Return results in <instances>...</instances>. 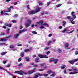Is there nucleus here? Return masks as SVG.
<instances>
[{
  "instance_id": "nucleus-1",
  "label": "nucleus",
  "mask_w": 78,
  "mask_h": 78,
  "mask_svg": "<svg viewBox=\"0 0 78 78\" xmlns=\"http://www.w3.org/2000/svg\"><path fill=\"white\" fill-rule=\"evenodd\" d=\"M31 22V20H30V19H28L27 21V23L25 24L26 28H28V27H30V26Z\"/></svg>"
},
{
  "instance_id": "nucleus-2",
  "label": "nucleus",
  "mask_w": 78,
  "mask_h": 78,
  "mask_svg": "<svg viewBox=\"0 0 78 78\" xmlns=\"http://www.w3.org/2000/svg\"><path fill=\"white\" fill-rule=\"evenodd\" d=\"M15 73H18L19 75H23V73H23L25 75H27V73H26V72H25L23 71L22 70H20V71H16L15 72H14Z\"/></svg>"
},
{
  "instance_id": "nucleus-3",
  "label": "nucleus",
  "mask_w": 78,
  "mask_h": 78,
  "mask_svg": "<svg viewBox=\"0 0 78 78\" xmlns=\"http://www.w3.org/2000/svg\"><path fill=\"white\" fill-rule=\"evenodd\" d=\"M65 68H66V65H63L62 66H61V69L62 70H63V69H64V73L67 74V69H66V68L65 69Z\"/></svg>"
},
{
  "instance_id": "nucleus-4",
  "label": "nucleus",
  "mask_w": 78,
  "mask_h": 78,
  "mask_svg": "<svg viewBox=\"0 0 78 78\" xmlns=\"http://www.w3.org/2000/svg\"><path fill=\"white\" fill-rule=\"evenodd\" d=\"M44 75L42 74H41L39 73H37L35 74V76H34V78H37L39 77V76H43Z\"/></svg>"
},
{
  "instance_id": "nucleus-5",
  "label": "nucleus",
  "mask_w": 78,
  "mask_h": 78,
  "mask_svg": "<svg viewBox=\"0 0 78 78\" xmlns=\"http://www.w3.org/2000/svg\"><path fill=\"white\" fill-rule=\"evenodd\" d=\"M29 14H32V15L33 14H35L36 13V12H35V11L34 10H31L29 12Z\"/></svg>"
},
{
  "instance_id": "nucleus-6",
  "label": "nucleus",
  "mask_w": 78,
  "mask_h": 78,
  "mask_svg": "<svg viewBox=\"0 0 78 78\" xmlns=\"http://www.w3.org/2000/svg\"><path fill=\"white\" fill-rule=\"evenodd\" d=\"M41 8H37L35 11V13H37V12H39V11H40Z\"/></svg>"
},
{
  "instance_id": "nucleus-7",
  "label": "nucleus",
  "mask_w": 78,
  "mask_h": 78,
  "mask_svg": "<svg viewBox=\"0 0 78 78\" xmlns=\"http://www.w3.org/2000/svg\"><path fill=\"white\" fill-rule=\"evenodd\" d=\"M68 62H69V63H70L71 64H72V65H73L74 64V63L75 62L74 59L73 60H72L69 61Z\"/></svg>"
},
{
  "instance_id": "nucleus-8",
  "label": "nucleus",
  "mask_w": 78,
  "mask_h": 78,
  "mask_svg": "<svg viewBox=\"0 0 78 78\" xmlns=\"http://www.w3.org/2000/svg\"><path fill=\"white\" fill-rule=\"evenodd\" d=\"M74 14H75V12H71L72 16H73V18H74V19H76V16H75V15H74Z\"/></svg>"
},
{
  "instance_id": "nucleus-9",
  "label": "nucleus",
  "mask_w": 78,
  "mask_h": 78,
  "mask_svg": "<svg viewBox=\"0 0 78 78\" xmlns=\"http://www.w3.org/2000/svg\"><path fill=\"white\" fill-rule=\"evenodd\" d=\"M72 69L73 70V71L78 72V70H77V68H76V67L74 66H73L72 68Z\"/></svg>"
},
{
  "instance_id": "nucleus-10",
  "label": "nucleus",
  "mask_w": 78,
  "mask_h": 78,
  "mask_svg": "<svg viewBox=\"0 0 78 78\" xmlns=\"http://www.w3.org/2000/svg\"><path fill=\"white\" fill-rule=\"evenodd\" d=\"M64 46L65 47V48L68 47L69 46V43L66 42L64 43Z\"/></svg>"
},
{
  "instance_id": "nucleus-11",
  "label": "nucleus",
  "mask_w": 78,
  "mask_h": 78,
  "mask_svg": "<svg viewBox=\"0 0 78 78\" xmlns=\"http://www.w3.org/2000/svg\"><path fill=\"white\" fill-rule=\"evenodd\" d=\"M18 37H19V34H15L14 35V37L15 39H18Z\"/></svg>"
},
{
  "instance_id": "nucleus-12",
  "label": "nucleus",
  "mask_w": 78,
  "mask_h": 78,
  "mask_svg": "<svg viewBox=\"0 0 78 78\" xmlns=\"http://www.w3.org/2000/svg\"><path fill=\"white\" fill-rule=\"evenodd\" d=\"M39 58L37 57L35 58L34 60V61H35V62H37H37H39Z\"/></svg>"
},
{
  "instance_id": "nucleus-13",
  "label": "nucleus",
  "mask_w": 78,
  "mask_h": 78,
  "mask_svg": "<svg viewBox=\"0 0 78 78\" xmlns=\"http://www.w3.org/2000/svg\"><path fill=\"white\" fill-rule=\"evenodd\" d=\"M52 73V74H51L50 75V76H52V77H54V76H55L56 75V73L55 72H53Z\"/></svg>"
},
{
  "instance_id": "nucleus-14",
  "label": "nucleus",
  "mask_w": 78,
  "mask_h": 78,
  "mask_svg": "<svg viewBox=\"0 0 78 78\" xmlns=\"http://www.w3.org/2000/svg\"><path fill=\"white\" fill-rule=\"evenodd\" d=\"M53 72V71L51 69H50L47 72V73L48 74H51V73H52Z\"/></svg>"
},
{
  "instance_id": "nucleus-15",
  "label": "nucleus",
  "mask_w": 78,
  "mask_h": 78,
  "mask_svg": "<svg viewBox=\"0 0 78 78\" xmlns=\"http://www.w3.org/2000/svg\"><path fill=\"white\" fill-rule=\"evenodd\" d=\"M38 57L39 58H44V55H42V54H39L38 55Z\"/></svg>"
},
{
  "instance_id": "nucleus-16",
  "label": "nucleus",
  "mask_w": 78,
  "mask_h": 78,
  "mask_svg": "<svg viewBox=\"0 0 78 78\" xmlns=\"http://www.w3.org/2000/svg\"><path fill=\"white\" fill-rule=\"evenodd\" d=\"M58 59L54 58L53 61L54 64H57V62H58Z\"/></svg>"
},
{
  "instance_id": "nucleus-17",
  "label": "nucleus",
  "mask_w": 78,
  "mask_h": 78,
  "mask_svg": "<svg viewBox=\"0 0 78 78\" xmlns=\"http://www.w3.org/2000/svg\"><path fill=\"white\" fill-rule=\"evenodd\" d=\"M8 41V39H5V38H2L0 40V42H1V41Z\"/></svg>"
},
{
  "instance_id": "nucleus-18",
  "label": "nucleus",
  "mask_w": 78,
  "mask_h": 78,
  "mask_svg": "<svg viewBox=\"0 0 78 78\" xmlns=\"http://www.w3.org/2000/svg\"><path fill=\"white\" fill-rule=\"evenodd\" d=\"M65 32H68L67 29L66 28H64V30L62 31V33H64Z\"/></svg>"
},
{
  "instance_id": "nucleus-19",
  "label": "nucleus",
  "mask_w": 78,
  "mask_h": 78,
  "mask_svg": "<svg viewBox=\"0 0 78 78\" xmlns=\"http://www.w3.org/2000/svg\"><path fill=\"white\" fill-rule=\"evenodd\" d=\"M78 72H74V73L70 72L69 74L70 75H73V74H76V73H78Z\"/></svg>"
},
{
  "instance_id": "nucleus-20",
  "label": "nucleus",
  "mask_w": 78,
  "mask_h": 78,
  "mask_svg": "<svg viewBox=\"0 0 78 78\" xmlns=\"http://www.w3.org/2000/svg\"><path fill=\"white\" fill-rule=\"evenodd\" d=\"M54 58H51L50 59H49V62H52L54 60Z\"/></svg>"
},
{
  "instance_id": "nucleus-21",
  "label": "nucleus",
  "mask_w": 78,
  "mask_h": 78,
  "mask_svg": "<svg viewBox=\"0 0 78 78\" xmlns=\"http://www.w3.org/2000/svg\"><path fill=\"white\" fill-rule=\"evenodd\" d=\"M20 56L21 57H23L24 56V52H22L20 54Z\"/></svg>"
},
{
  "instance_id": "nucleus-22",
  "label": "nucleus",
  "mask_w": 78,
  "mask_h": 78,
  "mask_svg": "<svg viewBox=\"0 0 78 78\" xmlns=\"http://www.w3.org/2000/svg\"><path fill=\"white\" fill-rule=\"evenodd\" d=\"M25 59L27 61H30V58L28 57H25Z\"/></svg>"
},
{
  "instance_id": "nucleus-23",
  "label": "nucleus",
  "mask_w": 78,
  "mask_h": 78,
  "mask_svg": "<svg viewBox=\"0 0 78 78\" xmlns=\"http://www.w3.org/2000/svg\"><path fill=\"white\" fill-rule=\"evenodd\" d=\"M63 27H65V25L66 24V22L64 20L63 21Z\"/></svg>"
},
{
  "instance_id": "nucleus-24",
  "label": "nucleus",
  "mask_w": 78,
  "mask_h": 78,
  "mask_svg": "<svg viewBox=\"0 0 78 78\" xmlns=\"http://www.w3.org/2000/svg\"><path fill=\"white\" fill-rule=\"evenodd\" d=\"M6 53H7V52H2L1 53V54L2 56H3V55H5Z\"/></svg>"
},
{
  "instance_id": "nucleus-25",
  "label": "nucleus",
  "mask_w": 78,
  "mask_h": 78,
  "mask_svg": "<svg viewBox=\"0 0 78 78\" xmlns=\"http://www.w3.org/2000/svg\"><path fill=\"white\" fill-rule=\"evenodd\" d=\"M57 51L58 53H61L62 52V50L60 49L59 48H58L57 49Z\"/></svg>"
},
{
  "instance_id": "nucleus-26",
  "label": "nucleus",
  "mask_w": 78,
  "mask_h": 78,
  "mask_svg": "<svg viewBox=\"0 0 78 78\" xmlns=\"http://www.w3.org/2000/svg\"><path fill=\"white\" fill-rule=\"evenodd\" d=\"M43 22H44V21H43V20H41L39 22H38V24H40V23H41V24L42 23H43Z\"/></svg>"
},
{
  "instance_id": "nucleus-27",
  "label": "nucleus",
  "mask_w": 78,
  "mask_h": 78,
  "mask_svg": "<svg viewBox=\"0 0 78 78\" xmlns=\"http://www.w3.org/2000/svg\"><path fill=\"white\" fill-rule=\"evenodd\" d=\"M33 72L32 71V70L29 71L28 72V73L29 75H30V74H32L33 73Z\"/></svg>"
},
{
  "instance_id": "nucleus-28",
  "label": "nucleus",
  "mask_w": 78,
  "mask_h": 78,
  "mask_svg": "<svg viewBox=\"0 0 78 78\" xmlns=\"http://www.w3.org/2000/svg\"><path fill=\"white\" fill-rule=\"evenodd\" d=\"M32 71L33 73H35V72H36V68H34L33 69V70H32Z\"/></svg>"
},
{
  "instance_id": "nucleus-29",
  "label": "nucleus",
  "mask_w": 78,
  "mask_h": 78,
  "mask_svg": "<svg viewBox=\"0 0 78 78\" xmlns=\"http://www.w3.org/2000/svg\"><path fill=\"white\" fill-rule=\"evenodd\" d=\"M10 11H11V8H8L7 9V12H9Z\"/></svg>"
},
{
  "instance_id": "nucleus-30",
  "label": "nucleus",
  "mask_w": 78,
  "mask_h": 78,
  "mask_svg": "<svg viewBox=\"0 0 78 78\" xmlns=\"http://www.w3.org/2000/svg\"><path fill=\"white\" fill-rule=\"evenodd\" d=\"M50 48L49 47H46L44 48V50H48Z\"/></svg>"
},
{
  "instance_id": "nucleus-31",
  "label": "nucleus",
  "mask_w": 78,
  "mask_h": 78,
  "mask_svg": "<svg viewBox=\"0 0 78 78\" xmlns=\"http://www.w3.org/2000/svg\"><path fill=\"white\" fill-rule=\"evenodd\" d=\"M50 3H51V2H48L47 4V5L48 6L50 5Z\"/></svg>"
},
{
  "instance_id": "nucleus-32",
  "label": "nucleus",
  "mask_w": 78,
  "mask_h": 78,
  "mask_svg": "<svg viewBox=\"0 0 78 78\" xmlns=\"http://www.w3.org/2000/svg\"><path fill=\"white\" fill-rule=\"evenodd\" d=\"M39 23L38 22H36V24L35 25V27H37V26H38V25H39V24H39V23Z\"/></svg>"
},
{
  "instance_id": "nucleus-33",
  "label": "nucleus",
  "mask_w": 78,
  "mask_h": 78,
  "mask_svg": "<svg viewBox=\"0 0 78 78\" xmlns=\"http://www.w3.org/2000/svg\"><path fill=\"white\" fill-rule=\"evenodd\" d=\"M43 58H48V56L46 55H43Z\"/></svg>"
},
{
  "instance_id": "nucleus-34",
  "label": "nucleus",
  "mask_w": 78,
  "mask_h": 78,
  "mask_svg": "<svg viewBox=\"0 0 78 78\" xmlns=\"http://www.w3.org/2000/svg\"><path fill=\"white\" fill-rule=\"evenodd\" d=\"M66 19L68 20H69V19H71V16H68L66 18Z\"/></svg>"
},
{
  "instance_id": "nucleus-35",
  "label": "nucleus",
  "mask_w": 78,
  "mask_h": 78,
  "mask_svg": "<svg viewBox=\"0 0 78 78\" xmlns=\"http://www.w3.org/2000/svg\"><path fill=\"white\" fill-rule=\"evenodd\" d=\"M51 43V41H49L48 42V45H50V44Z\"/></svg>"
},
{
  "instance_id": "nucleus-36",
  "label": "nucleus",
  "mask_w": 78,
  "mask_h": 78,
  "mask_svg": "<svg viewBox=\"0 0 78 78\" xmlns=\"http://www.w3.org/2000/svg\"><path fill=\"white\" fill-rule=\"evenodd\" d=\"M44 26L47 27H49V25H48V24L46 23H44Z\"/></svg>"
},
{
  "instance_id": "nucleus-37",
  "label": "nucleus",
  "mask_w": 78,
  "mask_h": 78,
  "mask_svg": "<svg viewBox=\"0 0 78 78\" xmlns=\"http://www.w3.org/2000/svg\"><path fill=\"white\" fill-rule=\"evenodd\" d=\"M39 4L40 6H41V5H43V4L42 3V2H39Z\"/></svg>"
},
{
  "instance_id": "nucleus-38",
  "label": "nucleus",
  "mask_w": 78,
  "mask_h": 78,
  "mask_svg": "<svg viewBox=\"0 0 78 78\" xmlns=\"http://www.w3.org/2000/svg\"><path fill=\"white\" fill-rule=\"evenodd\" d=\"M73 20H74V18H72L70 19V22H73Z\"/></svg>"
},
{
  "instance_id": "nucleus-39",
  "label": "nucleus",
  "mask_w": 78,
  "mask_h": 78,
  "mask_svg": "<svg viewBox=\"0 0 78 78\" xmlns=\"http://www.w3.org/2000/svg\"><path fill=\"white\" fill-rule=\"evenodd\" d=\"M30 51V50L28 49H25L24 50V52H28V51Z\"/></svg>"
},
{
  "instance_id": "nucleus-40",
  "label": "nucleus",
  "mask_w": 78,
  "mask_h": 78,
  "mask_svg": "<svg viewBox=\"0 0 78 78\" xmlns=\"http://www.w3.org/2000/svg\"><path fill=\"white\" fill-rule=\"evenodd\" d=\"M32 33L33 34H37V32L35 31H33Z\"/></svg>"
},
{
  "instance_id": "nucleus-41",
  "label": "nucleus",
  "mask_w": 78,
  "mask_h": 78,
  "mask_svg": "<svg viewBox=\"0 0 78 78\" xmlns=\"http://www.w3.org/2000/svg\"><path fill=\"white\" fill-rule=\"evenodd\" d=\"M23 32H24V31H27V29H24L22 30Z\"/></svg>"
},
{
  "instance_id": "nucleus-42",
  "label": "nucleus",
  "mask_w": 78,
  "mask_h": 78,
  "mask_svg": "<svg viewBox=\"0 0 78 78\" xmlns=\"http://www.w3.org/2000/svg\"><path fill=\"white\" fill-rule=\"evenodd\" d=\"M10 48H14V46L13 45H11L10 46Z\"/></svg>"
},
{
  "instance_id": "nucleus-43",
  "label": "nucleus",
  "mask_w": 78,
  "mask_h": 78,
  "mask_svg": "<svg viewBox=\"0 0 78 78\" xmlns=\"http://www.w3.org/2000/svg\"><path fill=\"white\" fill-rule=\"evenodd\" d=\"M27 9H30V5H27Z\"/></svg>"
},
{
  "instance_id": "nucleus-44",
  "label": "nucleus",
  "mask_w": 78,
  "mask_h": 78,
  "mask_svg": "<svg viewBox=\"0 0 78 78\" xmlns=\"http://www.w3.org/2000/svg\"><path fill=\"white\" fill-rule=\"evenodd\" d=\"M21 60H22V58H19V59H18V62H20L21 61Z\"/></svg>"
},
{
  "instance_id": "nucleus-45",
  "label": "nucleus",
  "mask_w": 78,
  "mask_h": 78,
  "mask_svg": "<svg viewBox=\"0 0 78 78\" xmlns=\"http://www.w3.org/2000/svg\"><path fill=\"white\" fill-rule=\"evenodd\" d=\"M12 37V36L11 35H10V36H9L5 37V38H9V37Z\"/></svg>"
},
{
  "instance_id": "nucleus-46",
  "label": "nucleus",
  "mask_w": 78,
  "mask_h": 78,
  "mask_svg": "<svg viewBox=\"0 0 78 78\" xmlns=\"http://www.w3.org/2000/svg\"><path fill=\"white\" fill-rule=\"evenodd\" d=\"M61 6V4H60L57 5L56 6L57 8H59V7H60V6Z\"/></svg>"
},
{
  "instance_id": "nucleus-47",
  "label": "nucleus",
  "mask_w": 78,
  "mask_h": 78,
  "mask_svg": "<svg viewBox=\"0 0 78 78\" xmlns=\"http://www.w3.org/2000/svg\"><path fill=\"white\" fill-rule=\"evenodd\" d=\"M9 29H8L6 31V33L7 34H8V33H9Z\"/></svg>"
},
{
  "instance_id": "nucleus-48",
  "label": "nucleus",
  "mask_w": 78,
  "mask_h": 78,
  "mask_svg": "<svg viewBox=\"0 0 78 78\" xmlns=\"http://www.w3.org/2000/svg\"><path fill=\"white\" fill-rule=\"evenodd\" d=\"M22 32H23L22 30H20L19 31V34H19H19H20L21 33H22Z\"/></svg>"
},
{
  "instance_id": "nucleus-49",
  "label": "nucleus",
  "mask_w": 78,
  "mask_h": 78,
  "mask_svg": "<svg viewBox=\"0 0 78 78\" xmlns=\"http://www.w3.org/2000/svg\"><path fill=\"white\" fill-rule=\"evenodd\" d=\"M7 26L9 27H12V26L11 25V24H9Z\"/></svg>"
},
{
  "instance_id": "nucleus-50",
  "label": "nucleus",
  "mask_w": 78,
  "mask_h": 78,
  "mask_svg": "<svg viewBox=\"0 0 78 78\" xmlns=\"http://www.w3.org/2000/svg\"><path fill=\"white\" fill-rule=\"evenodd\" d=\"M74 31L75 30H73L70 31L69 32V34H70V33H73V31Z\"/></svg>"
},
{
  "instance_id": "nucleus-51",
  "label": "nucleus",
  "mask_w": 78,
  "mask_h": 78,
  "mask_svg": "<svg viewBox=\"0 0 78 78\" xmlns=\"http://www.w3.org/2000/svg\"><path fill=\"white\" fill-rule=\"evenodd\" d=\"M50 53V51H48L46 52V55H48V54H49V53Z\"/></svg>"
},
{
  "instance_id": "nucleus-52",
  "label": "nucleus",
  "mask_w": 78,
  "mask_h": 78,
  "mask_svg": "<svg viewBox=\"0 0 78 78\" xmlns=\"http://www.w3.org/2000/svg\"><path fill=\"white\" fill-rule=\"evenodd\" d=\"M75 54L76 55H77L78 54V52L77 51H76L75 52Z\"/></svg>"
},
{
  "instance_id": "nucleus-53",
  "label": "nucleus",
  "mask_w": 78,
  "mask_h": 78,
  "mask_svg": "<svg viewBox=\"0 0 78 78\" xmlns=\"http://www.w3.org/2000/svg\"><path fill=\"white\" fill-rule=\"evenodd\" d=\"M12 22H13V23H16V21L15 20H13L12 21Z\"/></svg>"
},
{
  "instance_id": "nucleus-54",
  "label": "nucleus",
  "mask_w": 78,
  "mask_h": 78,
  "mask_svg": "<svg viewBox=\"0 0 78 78\" xmlns=\"http://www.w3.org/2000/svg\"><path fill=\"white\" fill-rule=\"evenodd\" d=\"M40 28L41 29H43L44 28H45V27H44V26H41L40 27Z\"/></svg>"
},
{
  "instance_id": "nucleus-55",
  "label": "nucleus",
  "mask_w": 78,
  "mask_h": 78,
  "mask_svg": "<svg viewBox=\"0 0 78 78\" xmlns=\"http://www.w3.org/2000/svg\"><path fill=\"white\" fill-rule=\"evenodd\" d=\"M14 16L15 17H18V15L17 14H16Z\"/></svg>"
},
{
  "instance_id": "nucleus-56",
  "label": "nucleus",
  "mask_w": 78,
  "mask_h": 78,
  "mask_svg": "<svg viewBox=\"0 0 78 78\" xmlns=\"http://www.w3.org/2000/svg\"><path fill=\"white\" fill-rule=\"evenodd\" d=\"M44 69H47V66L46 65L44 66Z\"/></svg>"
},
{
  "instance_id": "nucleus-57",
  "label": "nucleus",
  "mask_w": 78,
  "mask_h": 78,
  "mask_svg": "<svg viewBox=\"0 0 78 78\" xmlns=\"http://www.w3.org/2000/svg\"><path fill=\"white\" fill-rule=\"evenodd\" d=\"M22 64L20 63V64H19L18 66L19 67H20V66H22Z\"/></svg>"
},
{
  "instance_id": "nucleus-58",
  "label": "nucleus",
  "mask_w": 78,
  "mask_h": 78,
  "mask_svg": "<svg viewBox=\"0 0 78 78\" xmlns=\"http://www.w3.org/2000/svg\"><path fill=\"white\" fill-rule=\"evenodd\" d=\"M68 71L69 72H72V69H68Z\"/></svg>"
},
{
  "instance_id": "nucleus-59",
  "label": "nucleus",
  "mask_w": 78,
  "mask_h": 78,
  "mask_svg": "<svg viewBox=\"0 0 78 78\" xmlns=\"http://www.w3.org/2000/svg\"><path fill=\"white\" fill-rule=\"evenodd\" d=\"M52 36V34H50L48 35L49 37H51Z\"/></svg>"
},
{
  "instance_id": "nucleus-60",
  "label": "nucleus",
  "mask_w": 78,
  "mask_h": 78,
  "mask_svg": "<svg viewBox=\"0 0 78 78\" xmlns=\"http://www.w3.org/2000/svg\"><path fill=\"white\" fill-rule=\"evenodd\" d=\"M1 35L3 36L4 35H5V34L4 33H1Z\"/></svg>"
},
{
  "instance_id": "nucleus-61",
  "label": "nucleus",
  "mask_w": 78,
  "mask_h": 78,
  "mask_svg": "<svg viewBox=\"0 0 78 78\" xmlns=\"http://www.w3.org/2000/svg\"><path fill=\"white\" fill-rule=\"evenodd\" d=\"M71 23H72V24H74L75 23L74 21H71L70 22Z\"/></svg>"
},
{
  "instance_id": "nucleus-62",
  "label": "nucleus",
  "mask_w": 78,
  "mask_h": 78,
  "mask_svg": "<svg viewBox=\"0 0 78 78\" xmlns=\"http://www.w3.org/2000/svg\"><path fill=\"white\" fill-rule=\"evenodd\" d=\"M41 65V66H44V65H45V64L44 63H42V64H40Z\"/></svg>"
},
{
  "instance_id": "nucleus-63",
  "label": "nucleus",
  "mask_w": 78,
  "mask_h": 78,
  "mask_svg": "<svg viewBox=\"0 0 78 78\" xmlns=\"http://www.w3.org/2000/svg\"><path fill=\"white\" fill-rule=\"evenodd\" d=\"M75 62H76L77 61H78V59H74Z\"/></svg>"
},
{
  "instance_id": "nucleus-64",
  "label": "nucleus",
  "mask_w": 78,
  "mask_h": 78,
  "mask_svg": "<svg viewBox=\"0 0 78 78\" xmlns=\"http://www.w3.org/2000/svg\"><path fill=\"white\" fill-rule=\"evenodd\" d=\"M6 61H4L3 62L4 64H6Z\"/></svg>"
}]
</instances>
